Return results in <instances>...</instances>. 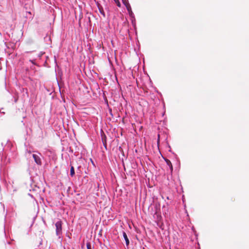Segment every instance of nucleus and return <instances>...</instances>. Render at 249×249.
<instances>
[{"instance_id":"obj_6","label":"nucleus","mask_w":249,"mask_h":249,"mask_svg":"<svg viewBox=\"0 0 249 249\" xmlns=\"http://www.w3.org/2000/svg\"><path fill=\"white\" fill-rule=\"evenodd\" d=\"M124 5H125V7H126V9H127V10L128 11H128H131V6H130V4H129L128 3H127V2H124Z\"/></svg>"},{"instance_id":"obj_7","label":"nucleus","mask_w":249,"mask_h":249,"mask_svg":"<svg viewBox=\"0 0 249 249\" xmlns=\"http://www.w3.org/2000/svg\"><path fill=\"white\" fill-rule=\"evenodd\" d=\"M99 10L100 11V13L104 16V17H105V12L104 11V10L103 9V8H99Z\"/></svg>"},{"instance_id":"obj_2","label":"nucleus","mask_w":249,"mask_h":249,"mask_svg":"<svg viewBox=\"0 0 249 249\" xmlns=\"http://www.w3.org/2000/svg\"><path fill=\"white\" fill-rule=\"evenodd\" d=\"M33 157L37 165H41L42 164L41 160L39 155L34 154L33 155Z\"/></svg>"},{"instance_id":"obj_12","label":"nucleus","mask_w":249,"mask_h":249,"mask_svg":"<svg viewBox=\"0 0 249 249\" xmlns=\"http://www.w3.org/2000/svg\"><path fill=\"white\" fill-rule=\"evenodd\" d=\"M103 143H104V145H105V146L106 147V142H103Z\"/></svg>"},{"instance_id":"obj_8","label":"nucleus","mask_w":249,"mask_h":249,"mask_svg":"<svg viewBox=\"0 0 249 249\" xmlns=\"http://www.w3.org/2000/svg\"><path fill=\"white\" fill-rule=\"evenodd\" d=\"M115 2V3L116 4V5L118 6V7H121V3L119 1V0H113Z\"/></svg>"},{"instance_id":"obj_4","label":"nucleus","mask_w":249,"mask_h":249,"mask_svg":"<svg viewBox=\"0 0 249 249\" xmlns=\"http://www.w3.org/2000/svg\"><path fill=\"white\" fill-rule=\"evenodd\" d=\"M165 161L167 165L169 166L171 173H172L173 171V166L171 161L169 160H166Z\"/></svg>"},{"instance_id":"obj_5","label":"nucleus","mask_w":249,"mask_h":249,"mask_svg":"<svg viewBox=\"0 0 249 249\" xmlns=\"http://www.w3.org/2000/svg\"><path fill=\"white\" fill-rule=\"evenodd\" d=\"M75 175L74 168L73 166H71L70 170V175L71 177H73Z\"/></svg>"},{"instance_id":"obj_11","label":"nucleus","mask_w":249,"mask_h":249,"mask_svg":"<svg viewBox=\"0 0 249 249\" xmlns=\"http://www.w3.org/2000/svg\"><path fill=\"white\" fill-rule=\"evenodd\" d=\"M30 61L31 62L32 64H33L34 65L36 64L35 60H30Z\"/></svg>"},{"instance_id":"obj_1","label":"nucleus","mask_w":249,"mask_h":249,"mask_svg":"<svg viewBox=\"0 0 249 249\" xmlns=\"http://www.w3.org/2000/svg\"><path fill=\"white\" fill-rule=\"evenodd\" d=\"M62 222L61 220H58L55 224L56 228V234L57 236L60 237L62 233Z\"/></svg>"},{"instance_id":"obj_9","label":"nucleus","mask_w":249,"mask_h":249,"mask_svg":"<svg viewBox=\"0 0 249 249\" xmlns=\"http://www.w3.org/2000/svg\"><path fill=\"white\" fill-rule=\"evenodd\" d=\"M87 249H91V244L90 243H87Z\"/></svg>"},{"instance_id":"obj_10","label":"nucleus","mask_w":249,"mask_h":249,"mask_svg":"<svg viewBox=\"0 0 249 249\" xmlns=\"http://www.w3.org/2000/svg\"><path fill=\"white\" fill-rule=\"evenodd\" d=\"M128 13H129L130 16L132 17L133 14L132 10L128 11Z\"/></svg>"},{"instance_id":"obj_13","label":"nucleus","mask_w":249,"mask_h":249,"mask_svg":"<svg viewBox=\"0 0 249 249\" xmlns=\"http://www.w3.org/2000/svg\"><path fill=\"white\" fill-rule=\"evenodd\" d=\"M159 137H160V135H158V141H159Z\"/></svg>"},{"instance_id":"obj_3","label":"nucleus","mask_w":249,"mask_h":249,"mask_svg":"<svg viewBox=\"0 0 249 249\" xmlns=\"http://www.w3.org/2000/svg\"><path fill=\"white\" fill-rule=\"evenodd\" d=\"M123 237H124V239L125 240L126 245L127 246H128L129 244V239H128V238L127 237L126 233L124 231H123Z\"/></svg>"}]
</instances>
